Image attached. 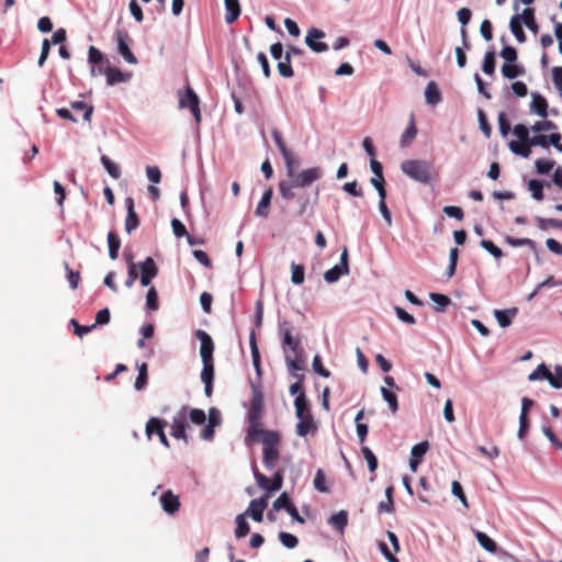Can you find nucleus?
Masks as SVG:
<instances>
[{"label":"nucleus","mask_w":562,"mask_h":562,"mask_svg":"<svg viewBox=\"0 0 562 562\" xmlns=\"http://www.w3.org/2000/svg\"><path fill=\"white\" fill-rule=\"evenodd\" d=\"M285 170L286 180H281L278 184L280 196L290 202L295 196V190L305 189L324 176L321 167H312L297 171L299 160L291 151L282 155Z\"/></svg>","instance_id":"nucleus-1"},{"label":"nucleus","mask_w":562,"mask_h":562,"mask_svg":"<svg viewBox=\"0 0 562 562\" xmlns=\"http://www.w3.org/2000/svg\"><path fill=\"white\" fill-rule=\"evenodd\" d=\"M265 398L259 385L251 383V400L246 418L248 422L245 442L249 445L258 440L259 435L268 429L262 428L261 417L263 414Z\"/></svg>","instance_id":"nucleus-2"},{"label":"nucleus","mask_w":562,"mask_h":562,"mask_svg":"<svg viewBox=\"0 0 562 562\" xmlns=\"http://www.w3.org/2000/svg\"><path fill=\"white\" fill-rule=\"evenodd\" d=\"M259 437L262 443V463L267 470L271 471L276 468L280 457L281 436L276 430H267L260 434Z\"/></svg>","instance_id":"nucleus-3"},{"label":"nucleus","mask_w":562,"mask_h":562,"mask_svg":"<svg viewBox=\"0 0 562 562\" xmlns=\"http://www.w3.org/2000/svg\"><path fill=\"white\" fill-rule=\"evenodd\" d=\"M432 164L424 159H407L401 164V170L416 182L427 184L431 181Z\"/></svg>","instance_id":"nucleus-4"},{"label":"nucleus","mask_w":562,"mask_h":562,"mask_svg":"<svg viewBox=\"0 0 562 562\" xmlns=\"http://www.w3.org/2000/svg\"><path fill=\"white\" fill-rule=\"evenodd\" d=\"M292 324L285 319L279 321L278 323V333L281 338V347L284 357H303L304 349L300 339L292 335Z\"/></svg>","instance_id":"nucleus-5"},{"label":"nucleus","mask_w":562,"mask_h":562,"mask_svg":"<svg viewBox=\"0 0 562 562\" xmlns=\"http://www.w3.org/2000/svg\"><path fill=\"white\" fill-rule=\"evenodd\" d=\"M179 108L189 109L196 124L201 122L200 99L194 90L188 85L184 91L178 92Z\"/></svg>","instance_id":"nucleus-6"},{"label":"nucleus","mask_w":562,"mask_h":562,"mask_svg":"<svg viewBox=\"0 0 562 562\" xmlns=\"http://www.w3.org/2000/svg\"><path fill=\"white\" fill-rule=\"evenodd\" d=\"M87 60L90 65V75L92 77L103 76L106 66H110V60L105 54L94 46L89 47Z\"/></svg>","instance_id":"nucleus-7"},{"label":"nucleus","mask_w":562,"mask_h":562,"mask_svg":"<svg viewBox=\"0 0 562 562\" xmlns=\"http://www.w3.org/2000/svg\"><path fill=\"white\" fill-rule=\"evenodd\" d=\"M116 47L119 54L122 56V58L131 65H136L138 63L137 57L134 55L132 49L130 48V35L126 31L117 29L114 33Z\"/></svg>","instance_id":"nucleus-8"},{"label":"nucleus","mask_w":562,"mask_h":562,"mask_svg":"<svg viewBox=\"0 0 562 562\" xmlns=\"http://www.w3.org/2000/svg\"><path fill=\"white\" fill-rule=\"evenodd\" d=\"M167 422L159 417H150L145 427V432L148 439L153 437V435H157L159 441L166 448L170 447L169 440L165 434V427Z\"/></svg>","instance_id":"nucleus-9"},{"label":"nucleus","mask_w":562,"mask_h":562,"mask_svg":"<svg viewBox=\"0 0 562 562\" xmlns=\"http://www.w3.org/2000/svg\"><path fill=\"white\" fill-rule=\"evenodd\" d=\"M349 274V262H348V250L345 247L340 254L339 263L335 265L333 268L328 269L324 273V279L327 283L337 282L341 276Z\"/></svg>","instance_id":"nucleus-10"},{"label":"nucleus","mask_w":562,"mask_h":562,"mask_svg":"<svg viewBox=\"0 0 562 562\" xmlns=\"http://www.w3.org/2000/svg\"><path fill=\"white\" fill-rule=\"evenodd\" d=\"M187 407H182L173 417L171 423L170 435L177 440H183L186 443H189V437L186 432L187 429Z\"/></svg>","instance_id":"nucleus-11"},{"label":"nucleus","mask_w":562,"mask_h":562,"mask_svg":"<svg viewBox=\"0 0 562 562\" xmlns=\"http://www.w3.org/2000/svg\"><path fill=\"white\" fill-rule=\"evenodd\" d=\"M325 37V33L316 27H312L308 30L305 36V44L307 47L314 53H325L328 50V45L324 42H319V40Z\"/></svg>","instance_id":"nucleus-12"},{"label":"nucleus","mask_w":562,"mask_h":562,"mask_svg":"<svg viewBox=\"0 0 562 562\" xmlns=\"http://www.w3.org/2000/svg\"><path fill=\"white\" fill-rule=\"evenodd\" d=\"M140 276L139 281L142 286H148L153 279L158 274V267L151 257H147L144 261L138 263Z\"/></svg>","instance_id":"nucleus-13"},{"label":"nucleus","mask_w":562,"mask_h":562,"mask_svg":"<svg viewBox=\"0 0 562 562\" xmlns=\"http://www.w3.org/2000/svg\"><path fill=\"white\" fill-rule=\"evenodd\" d=\"M195 337L200 340V356L202 361L213 360L214 342L211 336L203 329L195 331Z\"/></svg>","instance_id":"nucleus-14"},{"label":"nucleus","mask_w":562,"mask_h":562,"mask_svg":"<svg viewBox=\"0 0 562 562\" xmlns=\"http://www.w3.org/2000/svg\"><path fill=\"white\" fill-rule=\"evenodd\" d=\"M268 506V495H263L259 498L251 499L248 509L244 513L246 516H250L252 520L261 522L263 519V512Z\"/></svg>","instance_id":"nucleus-15"},{"label":"nucleus","mask_w":562,"mask_h":562,"mask_svg":"<svg viewBox=\"0 0 562 562\" xmlns=\"http://www.w3.org/2000/svg\"><path fill=\"white\" fill-rule=\"evenodd\" d=\"M162 510L168 515H175L180 508L179 497L172 491H165L159 498Z\"/></svg>","instance_id":"nucleus-16"},{"label":"nucleus","mask_w":562,"mask_h":562,"mask_svg":"<svg viewBox=\"0 0 562 562\" xmlns=\"http://www.w3.org/2000/svg\"><path fill=\"white\" fill-rule=\"evenodd\" d=\"M103 76L106 77V85L111 87L121 82H127L132 78L131 72H125L116 67L111 66H106Z\"/></svg>","instance_id":"nucleus-17"},{"label":"nucleus","mask_w":562,"mask_h":562,"mask_svg":"<svg viewBox=\"0 0 562 562\" xmlns=\"http://www.w3.org/2000/svg\"><path fill=\"white\" fill-rule=\"evenodd\" d=\"M125 206L127 213L125 218V231L127 234H131L139 225V218L137 213L135 212L133 198L128 196L125 199Z\"/></svg>","instance_id":"nucleus-18"},{"label":"nucleus","mask_w":562,"mask_h":562,"mask_svg":"<svg viewBox=\"0 0 562 562\" xmlns=\"http://www.w3.org/2000/svg\"><path fill=\"white\" fill-rule=\"evenodd\" d=\"M514 16H518V22L525 25L530 32L537 34L539 31V25L535 18V10L532 8H526L520 14H515Z\"/></svg>","instance_id":"nucleus-19"},{"label":"nucleus","mask_w":562,"mask_h":562,"mask_svg":"<svg viewBox=\"0 0 562 562\" xmlns=\"http://www.w3.org/2000/svg\"><path fill=\"white\" fill-rule=\"evenodd\" d=\"M328 525H330L339 535H344L345 529L348 525V512L341 509L335 514H333L327 519Z\"/></svg>","instance_id":"nucleus-20"},{"label":"nucleus","mask_w":562,"mask_h":562,"mask_svg":"<svg viewBox=\"0 0 562 562\" xmlns=\"http://www.w3.org/2000/svg\"><path fill=\"white\" fill-rule=\"evenodd\" d=\"M531 97L530 112L546 119L548 116V102L546 98L538 92H533Z\"/></svg>","instance_id":"nucleus-21"},{"label":"nucleus","mask_w":562,"mask_h":562,"mask_svg":"<svg viewBox=\"0 0 562 562\" xmlns=\"http://www.w3.org/2000/svg\"><path fill=\"white\" fill-rule=\"evenodd\" d=\"M249 347H250V353L252 359V366L256 371V374L258 378H261V362H260V352L256 340V334L255 330L251 329L249 333Z\"/></svg>","instance_id":"nucleus-22"},{"label":"nucleus","mask_w":562,"mask_h":562,"mask_svg":"<svg viewBox=\"0 0 562 562\" xmlns=\"http://www.w3.org/2000/svg\"><path fill=\"white\" fill-rule=\"evenodd\" d=\"M518 308L512 307L507 310H494V316L502 328L512 325L514 317L517 315Z\"/></svg>","instance_id":"nucleus-23"},{"label":"nucleus","mask_w":562,"mask_h":562,"mask_svg":"<svg viewBox=\"0 0 562 562\" xmlns=\"http://www.w3.org/2000/svg\"><path fill=\"white\" fill-rule=\"evenodd\" d=\"M273 196L272 188H268L261 195L260 201L258 202L255 214L259 217H267L269 215V207L271 204V200Z\"/></svg>","instance_id":"nucleus-24"},{"label":"nucleus","mask_w":562,"mask_h":562,"mask_svg":"<svg viewBox=\"0 0 562 562\" xmlns=\"http://www.w3.org/2000/svg\"><path fill=\"white\" fill-rule=\"evenodd\" d=\"M317 426L314 422V418L311 412H307L305 417H302L300 422L296 424V435L300 437L307 436L311 431L316 430Z\"/></svg>","instance_id":"nucleus-25"},{"label":"nucleus","mask_w":562,"mask_h":562,"mask_svg":"<svg viewBox=\"0 0 562 562\" xmlns=\"http://www.w3.org/2000/svg\"><path fill=\"white\" fill-rule=\"evenodd\" d=\"M425 100L430 105H437L441 102L442 97L438 85L435 81H429L425 89Z\"/></svg>","instance_id":"nucleus-26"},{"label":"nucleus","mask_w":562,"mask_h":562,"mask_svg":"<svg viewBox=\"0 0 562 562\" xmlns=\"http://www.w3.org/2000/svg\"><path fill=\"white\" fill-rule=\"evenodd\" d=\"M225 4V22L227 24L234 23L240 15V4L238 0H224Z\"/></svg>","instance_id":"nucleus-27"},{"label":"nucleus","mask_w":562,"mask_h":562,"mask_svg":"<svg viewBox=\"0 0 562 562\" xmlns=\"http://www.w3.org/2000/svg\"><path fill=\"white\" fill-rule=\"evenodd\" d=\"M526 72L525 67L520 64L512 63L504 64L502 66V75L508 80L516 79L517 77L524 76Z\"/></svg>","instance_id":"nucleus-28"},{"label":"nucleus","mask_w":562,"mask_h":562,"mask_svg":"<svg viewBox=\"0 0 562 562\" xmlns=\"http://www.w3.org/2000/svg\"><path fill=\"white\" fill-rule=\"evenodd\" d=\"M295 417L302 419L310 412V402L305 393H301L294 398Z\"/></svg>","instance_id":"nucleus-29"},{"label":"nucleus","mask_w":562,"mask_h":562,"mask_svg":"<svg viewBox=\"0 0 562 562\" xmlns=\"http://www.w3.org/2000/svg\"><path fill=\"white\" fill-rule=\"evenodd\" d=\"M544 187H550V182H546V181H542V180H539V179H531L529 182H528V190L531 192V196L536 200V201H542L544 195H543V188Z\"/></svg>","instance_id":"nucleus-30"},{"label":"nucleus","mask_w":562,"mask_h":562,"mask_svg":"<svg viewBox=\"0 0 562 562\" xmlns=\"http://www.w3.org/2000/svg\"><path fill=\"white\" fill-rule=\"evenodd\" d=\"M416 135H417V127L415 124V119H414V115H411L408 125L406 126V128L403 132L401 139H400L401 146L402 147L408 146L414 140Z\"/></svg>","instance_id":"nucleus-31"},{"label":"nucleus","mask_w":562,"mask_h":562,"mask_svg":"<svg viewBox=\"0 0 562 562\" xmlns=\"http://www.w3.org/2000/svg\"><path fill=\"white\" fill-rule=\"evenodd\" d=\"M475 539L479 544L490 553H495L497 551V543L485 532L476 530L474 532Z\"/></svg>","instance_id":"nucleus-32"},{"label":"nucleus","mask_w":562,"mask_h":562,"mask_svg":"<svg viewBox=\"0 0 562 562\" xmlns=\"http://www.w3.org/2000/svg\"><path fill=\"white\" fill-rule=\"evenodd\" d=\"M138 374L134 382V389L136 391H143L148 383V366L146 362L137 364Z\"/></svg>","instance_id":"nucleus-33"},{"label":"nucleus","mask_w":562,"mask_h":562,"mask_svg":"<svg viewBox=\"0 0 562 562\" xmlns=\"http://www.w3.org/2000/svg\"><path fill=\"white\" fill-rule=\"evenodd\" d=\"M505 240L513 247L527 246L538 257V245L535 240L530 238H516L512 236H507Z\"/></svg>","instance_id":"nucleus-34"},{"label":"nucleus","mask_w":562,"mask_h":562,"mask_svg":"<svg viewBox=\"0 0 562 562\" xmlns=\"http://www.w3.org/2000/svg\"><path fill=\"white\" fill-rule=\"evenodd\" d=\"M495 67H496V54H495V50L492 48V49H488L484 55L483 63H482V71L487 76H492L495 72Z\"/></svg>","instance_id":"nucleus-35"},{"label":"nucleus","mask_w":562,"mask_h":562,"mask_svg":"<svg viewBox=\"0 0 562 562\" xmlns=\"http://www.w3.org/2000/svg\"><path fill=\"white\" fill-rule=\"evenodd\" d=\"M552 373L548 369L544 362H541L537 368L528 375V381L533 382L538 380H546L550 383Z\"/></svg>","instance_id":"nucleus-36"},{"label":"nucleus","mask_w":562,"mask_h":562,"mask_svg":"<svg viewBox=\"0 0 562 562\" xmlns=\"http://www.w3.org/2000/svg\"><path fill=\"white\" fill-rule=\"evenodd\" d=\"M508 147L513 154L522 158H528L531 155V147L529 146L528 142L518 143L516 140H512L508 144Z\"/></svg>","instance_id":"nucleus-37"},{"label":"nucleus","mask_w":562,"mask_h":562,"mask_svg":"<svg viewBox=\"0 0 562 562\" xmlns=\"http://www.w3.org/2000/svg\"><path fill=\"white\" fill-rule=\"evenodd\" d=\"M236 528H235V537L237 539H241L246 537L250 531V526L246 519V514H239L236 516Z\"/></svg>","instance_id":"nucleus-38"},{"label":"nucleus","mask_w":562,"mask_h":562,"mask_svg":"<svg viewBox=\"0 0 562 562\" xmlns=\"http://www.w3.org/2000/svg\"><path fill=\"white\" fill-rule=\"evenodd\" d=\"M70 109L76 112H82V119L85 122H90L93 113V106L83 101L70 102Z\"/></svg>","instance_id":"nucleus-39"},{"label":"nucleus","mask_w":562,"mask_h":562,"mask_svg":"<svg viewBox=\"0 0 562 562\" xmlns=\"http://www.w3.org/2000/svg\"><path fill=\"white\" fill-rule=\"evenodd\" d=\"M535 222L540 231H548L549 228H559L562 229V220L558 218H544L541 216H536Z\"/></svg>","instance_id":"nucleus-40"},{"label":"nucleus","mask_w":562,"mask_h":562,"mask_svg":"<svg viewBox=\"0 0 562 562\" xmlns=\"http://www.w3.org/2000/svg\"><path fill=\"white\" fill-rule=\"evenodd\" d=\"M509 30L518 43H525L527 41V36L522 29V24L518 22V16L513 15L510 18Z\"/></svg>","instance_id":"nucleus-41"},{"label":"nucleus","mask_w":562,"mask_h":562,"mask_svg":"<svg viewBox=\"0 0 562 562\" xmlns=\"http://www.w3.org/2000/svg\"><path fill=\"white\" fill-rule=\"evenodd\" d=\"M100 161L111 178L117 180L121 177L119 165L112 161L106 155H102Z\"/></svg>","instance_id":"nucleus-42"},{"label":"nucleus","mask_w":562,"mask_h":562,"mask_svg":"<svg viewBox=\"0 0 562 562\" xmlns=\"http://www.w3.org/2000/svg\"><path fill=\"white\" fill-rule=\"evenodd\" d=\"M106 239H108V246H109V257L112 260H115L119 257L121 240H120L119 236L113 232H110L108 234Z\"/></svg>","instance_id":"nucleus-43"},{"label":"nucleus","mask_w":562,"mask_h":562,"mask_svg":"<svg viewBox=\"0 0 562 562\" xmlns=\"http://www.w3.org/2000/svg\"><path fill=\"white\" fill-rule=\"evenodd\" d=\"M381 395H382L383 400L387 403L391 412L392 413L397 412V409H398V402H397L396 394L393 391H391L390 389L382 386L381 387Z\"/></svg>","instance_id":"nucleus-44"},{"label":"nucleus","mask_w":562,"mask_h":562,"mask_svg":"<svg viewBox=\"0 0 562 562\" xmlns=\"http://www.w3.org/2000/svg\"><path fill=\"white\" fill-rule=\"evenodd\" d=\"M305 279V270L302 265L291 263V281L295 285H301Z\"/></svg>","instance_id":"nucleus-45"},{"label":"nucleus","mask_w":562,"mask_h":562,"mask_svg":"<svg viewBox=\"0 0 562 562\" xmlns=\"http://www.w3.org/2000/svg\"><path fill=\"white\" fill-rule=\"evenodd\" d=\"M277 68H278L280 76H282L284 78H291L294 75L292 66H291V58H289V55L284 54L283 59L279 60Z\"/></svg>","instance_id":"nucleus-46"},{"label":"nucleus","mask_w":562,"mask_h":562,"mask_svg":"<svg viewBox=\"0 0 562 562\" xmlns=\"http://www.w3.org/2000/svg\"><path fill=\"white\" fill-rule=\"evenodd\" d=\"M293 200H295L297 202V204H299V212H297V214L299 215H303L307 211V209L310 206L311 194H308L305 191L304 192H296L295 191V196H294Z\"/></svg>","instance_id":"nucleus-47"},{"label":"nucleus","mask_w":562,"mask_h":562,"mask_svg":"<svg viewBox=\"0 0 562 562\" xmlns=\"http://www.w3.org/2000/svg\"><path fill=\"white\" fill-rule=\"evenodd\" d=\"M429 299L436 304L437 312H443L446 307L451 303V300L446 294L430 293Z\"/></svg>","instance_id":"nucleus-48"},{"label":"nucleus","mask_w":562,"mask_h":562,"mask_svg":"<svg viewBox=\"0 0 562 562\" xmlns=\"http://www.w3.org/2000/svg\"><path fill=\"white\" fill-rule=\"evenodd\" d=\"M159 308L158 293L154 286L149 288L146 293V310L155 312Z\"/></svg>","instance_id":"nucleus-49"},{"label":"nucleus","mask_w":562,"mask_h":562,"mask_svg":"<svg viewBox=\"0 0 562 562\" xmlns=\"http://www.w3.org/2000/svg\"><path fill=\"white\" fill-rule=\"evenodd\" d=\"M361 453L367 461L369 471L375 472V470L378 469V459L373 451L369 447L362 446Z\"/></svg>","instance_id":"nucleus-50"},{"label":"nucleus","mask_w":562,"mask_h":562,"mask_svg":"<svg viewBox=\"0 0 562 562\" xmlns=\"http://www.w3.org/2000/svg\"><path fill=\"white\" fill-rule=\"evenodd\" d=\"M252 474L256 480L257 485L269 493V488H271L270 479L267 477L265 474H262L256 467V464L252 465Z\"/></svg>","instance_id":"nucleus-51"},{"label":"nucleus","mask_w":562,"mask_h":562,"mask_svg":"<svg viewBox=\"0 0 562 562\" xmlns=\"http://www.w3.org/2000/svg\"><path fill=\"white\" fill-rule=\"evenodd\" d=\"M428 449H429L428 441L424 440L422 442H418L412 447L411 458L422 461L423 458L425 457V454L427 453Z\"/></svg>","instance_id":"nucleus-52"},{"label":"nucleus","mask_w":562,"mask_h":562,"mask_svg":"<svg viewBox=\"0 0 562 562\" xmlns=\"http://www.w3.org/2000/svg\"><path fill=\"white\" fill-rule=\"evenodd\" d=\"M284 361L289 372L293 375H295V372L304 370V366L302 364V357L286 356L284 357Z\"/></svg>","instance_id":"nucleus-53"},{"label":"nucleus","mask_w":562,"mask_h":562,"mask_svg":"<svg viewBox=\"0 0 562 562\" xmlns=\"http://www.w3.org/2000/svg\"><path fill=\"white\" fill-rule=\"evenodd\" d=\"M480 246L495 259H499L503 257V250L490 239H482L480 241Z\"/></svg>","instance_id":"nucleus-54"},{"label":"nucleus","mask_w":562,"mask_h":562,"mask_svg":"<svg viewBox=\"0 0 562 562\" xmlns=\"http://www.w3.org/2000/svg\"><path fill=\"white\" fill-rule=\"evenodd\" d=\"M314 488L321 493H327L329 491L326 485L325 472L322 469H317L313 481Z\"/></svg>","instance_id":"nucleus-55"},{"label":"nucleus","mask_w":562,"mask_h":562,"mask_svg":"<svg viewBox=\"0 0 562 562\" xmlns=\"http://www.w3.org/2000/svg\"><path fill=\"white\" fill-rule=\"evenodd\" d=\"M554 165L553 160L540 158L535 161V169L538 175H548Z\"/></svg>","instance_id":"nucleus-56"},{"label":"nucleus","mask_w":562,"mask_h":562,"mask_svg":"<svg viewBox=\"0 0 562 562\" xmlns=\"http://www.w3.org/2000/svg\"><path fill=\"white\" fill-rule=\"evenodd\" d=\"M499 56L505 60V64L516 63L518 58L516 48L509 45L503 46Z\"/></svg>","instance_id":"nucleus-57"},{"label":"nucleus","mask_w":562,"mask_h":562,"mask_svg":"<svg viewBox=\"0 0 562 562\" xmlns=\"http://www.w3.org/2000/svg\"><path fill=\"white\" fill-rule=\"evenodd\" d=\"M477 120L480 130L482 131L486 138H490L492 134V128L491 125L488 124L486 114L482 109L477 110Z\"/></svg>","instance_id":"nucleus-58"},{"label":"nucleus","mask_w":562,"mask_h":562,"mask_svg":"<svg viewBox=\"0 0 562 562\" xmlns=\"http://www.w3.org/2000/svg\"><path fill=\"white\" fill-rule=\"evenodd\" d=\"M279 540L286 549H294L299 543L296 536L285 531L279 533Z\"/></svg>","instance_id":"nucleus-59"},{"label":"nucleus","mask_w":562,"mask_h":562,"mask_svg":"<svg viewBox=\"0 0 562 562\" xmlns=\"http://www.w3.org/2000/svg\"><path fill=\"white\" fill-rule=\"evenodd\" d=\"M203 368L201 371L202 382L214 381V360L202 361Z\"/></svg>","instance_id":"nucleus-60"},{"label":"nucleus","mask_w":562,"mask_h":562,"mask_svg":"<svg viewBox=\"0 0 562 562\" xmlns=\"http://www.w3.org/2000/svg\"><path fill=\"white\" fill-rule=\"evenodd\" d=\"M370 183L378 191L379 198H386L385 179L383 175L372 177L370 179Z\"/></svg>","instance_id":"nucleus-61"},{"label":"nucleus","mask_w":562,"mask_h":562,"mask_svg":"<svg viewBox=\"0 0 562 562\" xmlns=\"http://www.w3.org/2000/svg\"><path fill=\"white\" fill-rule=\"evenodd\" d=\"M312 368H313V371L318 374L319 376H323V378H329L330 376V371L327 370L326 368H324L323 366V362H322V358L319 355H315L314 358H313V361H312Z\"/></svg>","instance_id":"nucleus-62"},{"label":"nucleus","mask_w":562,"mask_h":562,"mask_svg":"<svg viewBox=\"0 0 562 562\" xmlns=\"http://www.w3.org/2000/svg\"><path fill=\"white\" fill-rule=\"evenodd\" d=\"M189 418L195 425H204L206 422V415L201 408H190Z\"/></svg>","instance_id":"nucleus-63"},{"label":"nucleus","mask_w":562,"mask_h":562,"mask_svg":"<svg viewBox=\"0 0 562 562\" xmlns=\"http://www.w3.org/2000/svg\"><path fill=\"white\" fill-rule=\"evenodd\" d=\"M554 372H555V375L552 374L551 380H550V385H551V387L557 389V390L562 389V366L555 364Z\"/></svg>","instance_id":"nucleus-64"}]
</instances>
